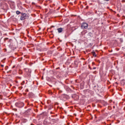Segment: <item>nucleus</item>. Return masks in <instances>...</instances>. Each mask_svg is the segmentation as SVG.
I'll return each instance as SVG.
<instances>
[{
    "label": "nucleus",
    "instance_id": "nucleus-1",
    "mask_svg": "<svg viewBox=\"0 0 125 125\" xmlns=\"http://www.w3.org/2000/svg\"><path fill=\"white\" fill-rule=\"evenodd\" d=\"M21 20L23 21L28 18V16L25 13H21Z\"/></svg>",
    "mask_w": 125,
    "mask_h": 125
},
{
    "label": "nucleus",
    "instance_id": "nucleus-2",
    "mask_svg": "<svg viewBox=\"0 0 125 125\" xmlns=\"http://www.w3.org/2000/svg\"><path fill=\"white\" fill-rule=\"evenodd\" d=\"M88 26L87 23H83L81 27L82 29H87Z\"/></svg>",
    "mask_w": 125,
    "mask_h": 125
},
{
    "label": "nucleus",
    "instance_id": "nucleus-3",
    "mask_svg": "<svg viewBox=\"0 0 125 125\" xmlns=\"http://www.w3.org/2000/svg\"><path fill=\"white\" fill-rule=\"evenodd\" d=\"M57 30L58 31V33H62V32L63 31V28H58Z\"/></svg>",
    "mask_w": 125,
    "mask_h": 125
},
{
    "label": "nucleus",
    "instance_id": "nucleus-4",
    "mask_svg": "<svg viewBox=\"0 0 125 125\" xmlns=\"http://www.w3.org/2000/svg\"><path fill=\"white\" fill-rule=\"evenodd\" d=\"M16 13H17V14H20V13H21V12H20V11H16Z\"/></svg>",
    "mask_w": 125,
    "mask_h": 125
},
{
    "label": "nucleus",
    "instance_id": "nucleus-5",
    "mask_svg": "<svg viewBox=\"0 0 125 125\" xmlns=\"http://www.w3.org/2000/svg\"><path fill=\"white\" fill-rule=\"evenodd\" d=\"M93 56H94L95 57H96V54H95V52H93Z\"/></svg>",
    "mask_w": 125,
    "mask_h": 125
},
{
    "label": "nucleus",
    "instance_id": "nucleus-6",
    "mask_svg": "<svg viewBox=\"0 0 125 125\" xmlns=\"http://www.w3.org/2000/svg\"><path fill=\"white\" fill-rule=\"evenodd\" d=\"M104 1H109V0H104Z\"/></svg>",
    "mask_w": 125,
    "mask_h": 125
},
{
    "label": "nucleus",
    "instance_id": "nucleus-7",
    "mask_svg": "<svg viewBox=\"0 0 125 125\" xmlns=\"http://www.w3.org/2000/svg\"><path fill=\"white\" fill-rule=\"evenodd\" d=\"M95 69H96V67H93L94 70H95Z\"/></svg>",
    "mask_w": 125,
    "mask_h": 125
},
{
    "label": "nucleus",
    "instance_id": "nucleus-8",
    "mask_svg": "<svg viewBox=\"0 0 125 125\" xmlns=\"http://www.w3.org/2000/svg\"><path fill=\"white\" fill-rule=\"evenodd\" d=\"M3 66H4V65H2H2H1V67H3Z\"/></svg>",
    "mask_w": 125,
    "mask_h": 125
},
{
    "label": "nucleus",
    "instance_id": "nucleus-9",
    "mask_svg": "<svg viewBox=\"0 0 125 125\" xmlns=\"http://www.w3.org/2000/svg\"><path fill=\"white\" fill-rule=\"evenodd\" d=\"M15 66H13V68H14Z\"/></svg>",
    "mask_w": 125,
    "mask_h": 125
}]
</instances>
